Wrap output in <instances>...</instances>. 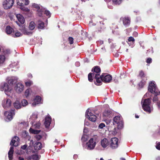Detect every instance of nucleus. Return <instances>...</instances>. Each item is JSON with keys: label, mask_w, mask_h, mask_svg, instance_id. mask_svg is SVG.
<instances>
[{"label": "nucleus", "mask_w": 160, "mask_h": 160, "mask_svg": "<svg viewBox=\"0 0 160 160\" xmlns=\"http://www.w3.org/2000/svg\"><path fill=\"white\" fill-rule=\"evenodd\" d=\"M85 116L89 121L92 122H96L97 119V117L96 115L91 112L90 109H88L86 112Z\"/></svg>", "instance_id": "nucleus-6"}, {"label": "nucleus", "mask_w": 160, "mask_h": 160, "mask_svg": "<svg viewBox=\"0 0 160 160\" xmlns=\"http://www.w3.org/2000/svg\"><path fill=\"white\" fill-rule=\"evenodd\" d=\"M22 35L21 32H16L15 34V36L16 37H19Z\"/></svg>", "instance_id": "nucleus-52"}, {"label": "nucleus", "mask_w": 160, "mask_h": 160, "mask_svg": "<svg viewBox=\"0 0 160 160\" xmlns=\"http://www.w3.org/2000/svg\"><path fill=\"white\" fill-rule=\"evenodd\" d=\"M120 160H126L124 158H121Z\"/></svg>", "instance_id": "nucleus-64"}, {"label": "nucleus", "mask_w": 160, "mask_h": 160, "mask_svg": "<svg viewBox=\"0 0 160 160\" xmlns=\"http://www.w3.org/2000/svg\"><path fill=\"white\" fill-rule=\"evenodd\" d=\"M29 29L32 30H33L35 28V23L33 22H31L29 23Z\"/></svg>", "instance_id": "nucleus-34"}, {"label": "nucleus", "mask_w": 160, "mask_h": 160, "mask_svg": "<svg viewBox=\"0 0 160 160\" xmlns=\"http://www.w3.org/2000/svg\"><path fill=\"white\" fill-rule=\"evenodd\" d=\"M23 85L21 83H17L14 88L16 91L18 93L22 92L23 90Z\"/></svg>", "instance_id": "nucleus-14"}, {"label": "nucleus", "mask_w": 160, "mask_h": 160, "mask_svg": "<svg viewBox=\"0 0 160 160\" xmlns=\"http://www.w3.org/2000/svg\"><path fill=\"white\" fill-rule=\"evenodd\" d=\"M105 125L104 123H101L99 124L98 126V128L99 129H102L104 128L105 127Z\"/></svg>", "instance_id": "nucleus-47"}, {"label": "nucleus", "mask_w": 160, "mask_h": 160, "mask_svg": "<svg viewBox=\"0 0 160 160\" xmlns=\"http://www.w3.org/2000/svg\"><path fill=\"white\" fill-rule=\"evenodd\" d=\"M94 73L90 72L88 75V81L91 82H92L93 80V77L95 75Z\"/></svg>", "instance_id": "nucleus-31"}, {"label": "nucleus", "mask_w": 160, "mask_h": 160, "mask_svg": "<svg viewBox=\"0 0 160 160\" xmlns=\"http://www.w3.org/2000/svg\"><path fill=\"white\" fill-rule=\"evenodd\" d=\"M149 93H147L143 97V98L142 100H151L152 98L151 97H148Z\"/></svg>", "instance_id": "nucleus-35"}, {"label": "nucleus", "mask_w": 160, "mask_h": 160, "mask_svg": "<svg viewBox=\"0 0 160 160\" xmlns=\"http://www.w3.org/2000/svg\"><path fill=\"white\" fill-rule=\"evenodd\" d=\"M20 101H16L15 102L13 103L14 107L17 109L20 108L22 107Z\"/></svg>", "instance_id": "nucleus-28"}, {"label": "nucleus", "mask_w": 160, "mask_h": 160, "mask_svg": "<svg viewBox=\"0 0 160 160\" xmlns=\"http://www.w3.org/2000/svg\"><path fill=\"white\" fill-rule=\"evenodd\" d=\"M92 73H95V74H98V75H100V73L101 72V69L100 67L98 66H96L93 67L92 69Z\"/></svg>", "instance_id": "nucleus-22"}, {"label": "nucleus", "mask_w": 160, "mask_h": 160, "mask_svg": "<svg viewBox=\"0 0 160 160\" xmlns=\"http://www.w3.org/2000/svg\"><path fill=\"white\" fill-rule=\"evenodd\" d=\"M38 113L37 112H33L32 115L30 116V119L31 120H34L38 118Z\"/></svg>", "instance_id": "nucleus-32"}, {"label": "nucleus", "mask_w": 160, "mask_h": 160, "mask_svg": "<svg viewBox=\"0 0 160 160\" xmlns=\"http://www.w3.org/2000/svg\"><path fill=\"white\" fill-rule=\"evenodd\" d=\"M5 32L8 34H11L12 32H14V30L10 26H8L6 27L5 29Z\"/></svg>", "instance_id": "nucleus-26"}, {"label": "nucleus", "mask_w": 160, "mask_h": 160, "mask_svg": "<svg viewBox=\"0 0 160 160\" xmlns=\"http://www.w3.org/2000/svg\"><path fill=\"white\" fill-rule=\"evenodd\" d=\"M84 125L85 126H88L89 125V123L87 121L85 120V121Z\"/></svg>", "instance_id": "nucleus-56"}, {"label": "nucleus", "mask_w": 160, "mask_h": 160, "mask_svg": "<svg viewBox=\"0 0 160 160\" xmlns=\"http://www.w3.org/2000/svg\"><path fill=\"white\" fill-rule=\"evenodd\" d=\"M94 78L96 79L97 83L94 82L95 84L97 85H100V84L102 83V82H103V78L102 77V74L101 75H98V74H95L94 77Z\"/></svg>", "instance_id": "nucleus-16"}, {"label": "nucleus", "mask_w": 160, "mask_h": 160, "mask_svg": "<svg viewBox=\"0 0 160 160\" xmlns=\"http://www.w3.org/2000/svg\"><path fill=\"white\" fill-rule=\"evenodd\" d=\"M157 105L158 107L159 108L160 107V103L159 102H157Z\"/></svg>", "instance_id": "nucleus-62"}, {"label": "nucleus", "mask_w": 160, "mask_h": 160, "mask_svg": "<svg viewBox=\"0 0 160 160\" xmlns=\"http://www.w3.org/2000/svg\"><path fill=\"white\" fill-rule=\"evenodd\" d=\"M113 124H117L118 129H120L123 128V122L121 116L118 115L115 117L113 119Z\"/></svg>", "instance_id": "nucleus-5"}, {"label": "nucleus", "mask_w": 160, "mask_h": 160, "mask_svg": "<svg viewBox=\"0 0 160 160\" xmlns=\"http://www.w3.org/2000/svg\"><path fill=\"white\" fill-rule=\"evenodd\" d=\"M33 8L37 9V14L39 17H41L42 16V12L44 11V8L42 7L40 5L34 3L32 5Z\"/></svg>", "instance_id": "nucleus-8"}, {"label": "nucleus", "mask_w": 160, "mask_h": 160, "mask_svg": "<svg viewBox=\"0 0 160 160\" xmlns=\"http://www.w3.org/2000/svg\"><path fill=\"white\" fill-rule=\"evenodd\" d=\"M13 153V148L12 146L10 147L8 152V158L9 160H12Z\"/></svg>", "instance_id": "nucleus-25"}, {"label": "nucleus", "mask_w": 160, "mask_h": 160, "mask_svg": "<svg viewBox=\"0 0 160 160\" xmlns=\"http://www.w3.org/2000/svg\"><path fill=\"white\" fill-rule=\"evenodd\" d=\"M32 159L33 160H38L39 158L38 155L36 154L32 155Z\"/></svg>", "instance_id": "nucleus-44"}, {"label": "nucleus", "mask_w": 160, "mask_h": 160, "mask_svg": "<svg viewBox=\"0 0 160 160\" xmlns=\"http://www.w3.org/2000/svg\"><path fill=\"white\" fill-rule=\"evenodd\" d=\"M32 156H28L26 157V158L28 160L32 159Z\"/></svg>", "instance_id": "nucleus-59"}, {"label": "nucleus", "mask_w": 160, "mask_h": 160, "mask_svg": "<svg viewBox=\"0 0 160 160\" xmlns=\"http://www.w3.org/2000/svg\"><path fill=\"white\" fill-rule=\"evenodd\" d=\"M142 107L143 110L148 113H150L153 109L150 101H144Z\"/></svg>", "instance_id": "nucleus-4"}, {"label": "nucleus", "mask_w": 160, "mask_h": 160, "mask_svg": "<svg viewBox=\"0 0 160 160\" xmlns=\"http://www.w3.org/2000/svg\"><path fill=\"white\" fill-rule=\"evenodd\" d=\"M112 2L114 4L119 5L121 3L122 0H112Z\"/></svg>", "instance_id": "nucleus-36"}, {"label": "nucleus", "mask_w": 160, "mask_h": 160, "mask_svg": "<svg viewBox=\"0 0 160 160\" xmlns=\"http://www.w3.org/2000/svg\"><path fill=\"white\" fill-rule=\"evenodd\" d=\"M41 125V124L39 122H38L36 123H35L34 124L33 126V127L34 128L37 129L39 128Z\"/></svg>", "instance_id": "nucleus-41"}, {"label": "nucleus", "mask_w": 160, "mask_h": 160, "mask_svg": "<svg viewBox=\"0 0 160 160\" xmlns=\"http://www.w3.org/2000/svg\"><path fill=\"white\" fill-rule=\"evenodd\" d=\"M22 106H25L27 105L28 103H29V101L27 102V101H21Z\"/></svg>", "instance_id": "nucleus-37"}, {"label": "nucleus", "mask_w": 160, "mask_h": 160, "mask_svg": "<svg viewBox=\"0 0 160 160\" xmlns=\"http://www.w3.org/2000/svg\"><path fill=\"white\" fill-rule=\"evenodd\" d=\"M14 0H5L3 2V6L5 9H10L14 3Z\"/></svg>", "instance_id": "nucleus-9"}, {"label": "nucleus", "mask_w": 160, "mask_h": 160, "mask_svg": "<svg viewBox=\"0 0 160 160\" xmlns=\"http://www.w3.org/2000/svg\"><path fill=\"white\" fill-rule=\"evenodd\" d=\"M42 99V98L41 97L39 96H37L34 100H41Z\"/></svg>", "instance_id": "nucleus-55"}, {"label": "nucleus", "mask_w": 160, "mask_h": 160, "mask_svg": "<svg viewBox=\"0 0 160 160\" xmlns=\"http://www.w3.org/2000/svg\"><path fill=\"white\" fill-rule=\"evenodd\" d=\"M29 3V0H17V4L18 5L20 6H23L24 5H28Z\"/></svg>", "instance_id": "nucleus-20"}, {"label": "nucleus", "mask_w": 160, "mask_h": 160, "mask_svg": "<svg viewBox=\"0 0 160 160\" xmlns=\"http://www.w3.org/2000/svg\"><path fill=\"white\" fill-rule=\"evenodd\" d=\"M29 131L31 132L34 134H38L40 132V131L35 130L32 129V128H30V129Z\"/></svg>", "instance_id": "nucleus-39"}, {"label": "nucleus", "mask_w": 160, "mask_h": 160, "mask_svg": "<svg viewBox=\"0 0 160 160\" xmlns=\"http://www.w3.org/2000/svg\"><path fill=\"white\" fill-rule=\"evenodd\" d=\"M15 114L14 111L13 110L9 112H5L4 113V115L6 118V120L8 122L11 121L12 119Z\"/></svg>", "instance_id": "nucleus-11"}, {"label": "nucleus", "mask_w": 160, "mask_h": 160, "mask_svg": "<svg viewBox=\"0 0 160 160\" xmlns=\"http://www.w3.org/2000/svg\"><path fill=\"white\" fill-rule=\"evenodd\" d=\"M88 131V128H84L83 130V132L84 133H87Z\"/></svg>", "instance_id": "nucleus-58"}, {"label": "nucleus", "mask_w": 160, "mask_h": 160, "mask_svg": "<svg viewBox=\"0 0 160 160\" xmlns=\"http://www.w3.org/2000/svg\"><path fill=\"white\" fill-rule=\"evenodd\" d=\"M11 101H2V105L5 109H7L10 107L11 105Z\"/></svg>", "instance_id": "nucleus-21"}, {"label": "nucleus", "mask_w": 160, "mask_h": 160, "mask_svg": "<svg viewBox=\"0 0 160 160\" xmlns=\"http://www.w3.org/2000/svg\"><path fill=\"white\" fill-rule=\"evenodd\" d=\"M68 41L70 44H72L73 43V38L72 37H69L68 38Z\"/></svg>", "instance_id": "nucleus-46"}, {"label": "nucleus", "mask_w": 160, "mask_h": 160, "mask_svg": "<svg viewBox=\"0 0 160 160\" xmlns=\"http://www.w3.org/2000/svg\"><path fill=\"white\" fill-rule=\"evenodd\" d=\"M113 116L112 111L111 110H106L103 113L102 119L104 121H108V122L110 121V118Z\"/></svg>", "instance_id": "nucleus-7"}, {"label": "nucleus", "mask_w": 160, "mask_h": 160, "mask_svg": "<svg viewBox=\"0 0 160 160\" xmlns=\"http://www.w3.org/2000/svg\"><path fill=\"white\" fill-rule=\"evenodd\" d=\"M19 138L18 137L15 136L12 139L10 144L11 145L17 147L19 145Z\"/></svg>", "instance_id": "nucleus-17"}, {"label": "nucleus", "mask_w": 160, "mask_h": 160, "mask_svg": "<svg viewBox=\"0 0 160 160\" xmlns=\"http://www.w3.org/2000/svg\"><path fill=\"white\" fill-rule=\"evenodd\" d=\"M27 147V145H25L23 146H22L21 147V148L22 149L24 150Z\"/></svg>", "instance_id": "nucleus-57"}, {"label": "nucleus", "mask_w": 160, "mask_h": 160, "mask_svg": "<svg viewBox=\"0 0 160 160\" xmlns=\"http://www.w3.org/2000/svg\"><path fill=\"white\" fill-rule=\"evenodd\" d=\"M87 33L86 32H83L82 33V37L81 38L82 39H85L86 37H87Z\"/></svg>", "instance_id": "nucleus-49"}, {"label": "nucleus", "mask_w": 160, "mask_h": 160, "mask_svg": "<svg viewBox=\"0 0 160 160\" xmlns=\"http://www.w3.org/2000/svg\"><path fill=\"white\" fill-rule=\"evenodd\" d=\"M146 62L148 63H150L152 62V59L151 58H148L146 60Z\"/></svg>", "instance_id": "nucleus-54"}, {"label": "nucleus", "mask_w": 160, "mask_h": 160, "mask_svg": "<svg viewBox=\"0 0 160 160\" xmlns=\"http://www.w3.org/2000/svg\"><path fill=\"white\" fill-rule=\"evenodd\" d=\"M133 34L134 36H135V37H136L138 36V33L137 32H133Z\"/></svg>", "instance_id": "nucleus-60"}, {"label": "nucleus", "mask_w": 160, "mask_h": 160, "mask_svg": "<svg viewBox=\"0 0 160 160\" xmlns=\"http://www.w3.org/2000/svg\"><path fill=\"white\" fill-rule=\"evenodd\" d=\"M141 79H142L141 81V87H142L144 86L147 80L146 75L142 71H141Z\"/></svg>", "instance_id": "nucleus-13"}, {"label": "nucleus", "mask_w": 160, "mask_h": 160, "mask_svg": "<svg viewBox=\"0 0 160 160\" xmlns=\"http://www.w3.org/2000/svg\"><path fill=\"white\" fill-rule=\"evenodd\" d=\"M97 138L98 136L96 135L94 136L91 138L86 143V148L88 150L94 149L96 145V141Z\"/></svg>", "instance_id": "nucleus-2"}, {"label": "nucleus", "mask_w": 160, "mask_h": 160, "mask_svg": "<svg viewBox=\"0 0 160 160\" xmlns=\"http://www.w3.org/2000/svg\"><path fill=\"white\" fill-rule=\"evenodd\" d=\"M34 147L35 150H39L42 148V144L40 142H36L34 145Z\"/></svg>", "instance_id": "nucleus-27"}, {"label": "nucleus", "mask_w": 160, "mask_h": 160, "mask_svg": "<svg viewBox=\"0 0 160 160\" xmlns=\"http://www.w3.org/2000/svg\"><path fill=\"white\" fill-rule=\"evenodd\" d=\"M110 147L114 149L117 148L118 146V139L116 138H112L111 139L110 144Z\"/></svg>", "instance_id": "nucleus-10"}, {"label": "nucleus", "mask_w": 160, "mask_h": 160, "mask_svg": "<svg viewBox=\"0 0 160 160\" xmlns=\"http://www.w3.org/2000/svg\"><path fill=\"white\" fill-rule=\"evenodd\" d=\"M21 7L20 8L22 10L25 11H28L29 10L28 8H26L25 7H24V6Z\"/></svg>", "instance_id": "nucleus-51"}, {"label": "nucleus", "mask_w": 160, "mask_h": 160, "mask_svg": "<svg viewBox=\"0 0 160 160\" xmlns=\"http://www.w3.org/2000/svg\"><path fill=\"white\" fill-rule=\"evenodd\" d=\"M22 32L25 35H29L32 34V32L29 31L25 27H22Z\"/></svg>", "instance_id": "nucleus-29"}, {"label": "nucleus", "mask_w": 160, "mask_h": 160, "mask_svg": "<svg viewBox=\"0 0 160 160\" xmlns=\"http://www.w3.org/2000/svg\"><path fill=\"white\" fill-rule=\"evenodd\" d=\"M88 137L87 136V135H86L85 134H84L82 136L81 139L82 141H83L84 142H85L88 139Z\"/></svg>", "instance_id": "nucleus-43"}, {"label": "nucleus", "mask_w": 160, "mask_h": 160, "mask_svg": "<svg viewBox=\"0 0 160 160\" xmlns=\"http://www.w3.org/2000/svg\"><path fill=\"white\" fill-rule=\"evenodd\" d=\"M44 13L49 18L51 16V13L48 10H45Z\"/></svg>", "instance_id": "nucleus-48"}, {"label": "nucleus", "mask_w": 160, "mask_h": 160, "mask_svg": "<svg viewBox=\"0 0 160 160\" xmlns=\"http://www.w3.org/2000/svg\"><path fill=\"white\" fill-rule=\"evenodd\" d=\"M139 116L138 115H137L136 114H135V117L136 118H139Z\"/></svg>", "instance_id": "nucleus-63"}, {"label": "nucleus", "mask_w": 160, "mask_h": 160, "mask_svg": "<svg viewBox=\"0 0 160 160\" xmlns=\"http://www.w3.org/2000/svg\"><path fill=\"white\" fill-rule=\"evenodd\" d=\"M156 148L157 149L160 150V142H158L156 144Z\"/></svg>", "instance_id": "nucleus-53"}, {"label": "nucleus", "mask_w": 160, "mask_h": 160, "mask_svg": "<svg viewBox=\"0 0 160 160\" xmlns=\"http://www.w3.org/2000/svg\"><path fill=\"white\" fill-rule=\"evenodd\" d=\"M51 118L50 116L48 115L45 118L44 125L46 128H48L51 122Z\"/></svg>", "instance_id": "nucleus-18"}, {"label": "nucleus", "mask_w": 160, "mask_h": 160, "mask_svg": "<svg viewBox=\"0 0 160 160\" xmlns=\"http://www.w3.org/2000/svg\"><path fill=\"white\" fill-rule=\"evenodd\" d=\"M35 138H36L37 140H39L41 138V136L37 134L35 136Z\"/></svg>", "instance_id": "nucleus-50"}, {"label": "nucleus", "mask_w": 160, "mask_h": 160, "mask_svg": "<svg viewBox=\"0 0 160 160\" xmlns=\"http://www.w3.org/2000/svg\"><path fill=\"white\" fill-rule=\"evenodd\" d=\"M17 82V80L15 79H11L9 80L8 82L9 85H10L11 87H12V86L14 83H16Z\"/></svg>", "instance_id": "nucleus-33"}, {"label": "nucleus", "mask_w": 160, "mask_h": 160, "mask_svg": "<svg viewBox=\"0 0 160 160\" xmlns=\"http://www.w3.org/2000/svg\"><path fill=\"white\" fill-rule=\"evenodd\" d=\"M30 90V89H28L25 91V95L26 97H28Z\"/></svg>", "instance_id": "nucleus-42"}, {"label": "nucleus", "mask_w": 160, "mask_h": 160, "mask_svg": "<svg viewBox=\"0 0 160 160\" xmlns=\"http://www.w3.org/2000/svg\"><path fill=\"white\" fill-rule=\"evenodd\" d=\"M18 159L19 160H24V158H23L20 157H19Z\"/></svg>", "instance_id": "nucleus-61"}, {"label": "nucleus", "mask_w": 160, "mask_h": 160, "mask_svg": "<svg viewBox=\"0 0 160 160\" xmlns=\"http://www.w3.org/2000/svg\"><path fill=\"white\" fill-rule=\"evenodd\" d=\"M5 60V57L4 55H0V64L3 63Z\"/></svg>", "instance_id": "nucleus-38"}, {"label": "nucleus", "mask_w": 160, "mask_h": 160, "mask_svg": "<svg viewBox=\"0 0 160 160\" xmlns=\"http://www.w3.org/2000/svg\"><path fill=\"white\" fill-rule=\"evenodd\" d=\"M135 41V39L134 38L132 37H130L129 38L128 41H127V42L128 43V44H129V42H132V43H134Z\"/></svg>", "instance_id": "nucleus-40"}, {"label": "nucleus", "mask_w": 160, "mask_h": 160, "mask_svg": "<svg viewBox=\"0 0 160 160\" xmlns=\"http://www.w3.org/2000/svg\"><path fill=\"white\" fill-rule=\"evenodd\" d=\"M38 28V29H43L45 27L44 23L41 21L38 22V23L37 26Z\"/></svg>", "instance_id": "nucleus-30"}, {"label": "nucleus", "mask_w": 160, "mask_h": 160, "mask_svg": "<svg viewBox=\"0 0 160 160\" xmlns=\"http://www.w3.org/2000/svg\"><path fill=\"white\" fill-rule=\"evenodd\" d=\"M16 17L18 21L22 24L24 23L25 19L24 17L21 14H18L16 15Z\"/></svg>", "instance_id": "nucleus-24"}, {"label": "nucleus", "mask_w": 160, "mask_h": 160, "mask_svg": "<svg viewBox=\"0 0 160 160\" xmlns=\"http://www.w3.org/2000/svg\"><path fill=\"white\" fill-rule=\"evenodd\" d=\"M0 89L1 91H4L5 94L8 96L10 95V93L12 90V87L7 83H2L0 86Z\"/></svg>", "instance_id": "nucleus-3"}, {"label": "nucleus", "mask_w": 160, "mask_h": 160, "mask_svg": "<svg viewBox=\"0 0 160 160\" xmlns=\"http://www.w3.org/2000/svg\"><path fill=\"white\" fill-rule=\"evenodd\" d=\"M148 91L152 93H154L155 96L153 98V100H158L157 96L159 95L160 92L159 91L156 85L152 82L149 83L148 88Z\"/></svg>", "instance_id": "nucleus-1"}, {"label": "nucleus", "mask_w": 160, "mask_h": 160, "mask_svg": "<svg viewBox=\"0 0 160 160\" xmlns=\"http://www.w3.org/2000/svg\"><path fill=\"white\" fill-rule=\"evenodd\" d=\"M32 81H29L25 82V84L27 87H30L32 84Z\"/></svg>", "instance_id": "nucleus-45"}, {"label": "nucleus", "mask_w": 160, "mask_h": 160, "mask_svg": "<svg viewBox=\"0 0 160 160\" xmlns=\"http://www.w3.org/2000/svg\"><path fill=\"white\" fill-rule=\"evenodd\" d=\"M32 107H35L42 103V101H28Z\"/></svg>", "instance_id": "nucleus-23"}, {"label": "nucleus", "mask_w": 160, "mask_h": 160, "mask_svg": "<svg viewBox=\"0 0 160 160\" xmlns=\"http://www.w3.org/2000/svg\"><path fill=\"white\" fill-rule=\"evenodd\" d=\"M101 145L102 147L105 148L107 147L109 145V142L106 138H104L102 139L100 142Z\"/></svg>", "instance_id": "nucleus-19"}, {"label": "nucleus", "mask_w": 160, "mask_h": 160, "mask_svg": "<svg viewBox=\"0 0 160 160\" xmlns=\"http://www.w3.org/2000/svg\"><path fill=\"white\" fill-rule=\"evenodd\" d=\"M120 20L122 21L123 24L125 26H128L130 23V19L128 17H122L120 18Z\"/></svg>", "instance_id": "nucleus-15"}, {"label": "nucleus", "mask_w": 160, "mask_h": 160, "mask_svg": "<svg viewBox=\"0 0 160 160\" xmlns=\"http://www.w3.org/2000/svg\"><path fill=\"white\" fill-rule=\"evenodd\" d=\"M102 77L103 78V82L106 83L111 82L112 79V75L107 73H102Z\"/></svg>", "instance_id": "nucleus-12"}]
</instances>
